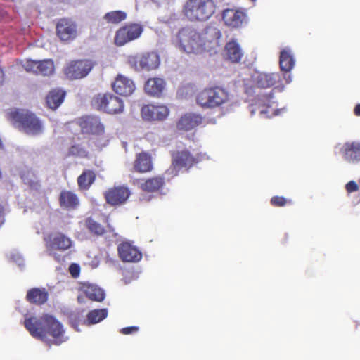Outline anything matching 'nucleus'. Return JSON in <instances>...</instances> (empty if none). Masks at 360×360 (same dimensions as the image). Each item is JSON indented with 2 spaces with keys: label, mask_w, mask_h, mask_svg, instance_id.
<instances>
[{
  "label": "nucleus",
  "mask_w": 360,
  "mask_h": 360,
  "mask_svg": "<svg viewBox=\"0 0 360 360\" xmlns=\"http://www.w3.org/2000/svg\"><path fill=\"white\" fill-rule=\"evenodd\" d=\"M4 80V71L0 69V86L2 85Z\"/></svg>",
  "instance_id": "nucleus-46"
},
{
  "label": "nucleus",
  "mask_w": 360,
  "mask_h": 360,
  "mask_svg": "<svg viewBox=\"0 0 360 360\" xmlns=\"http://www.w3.org/2000/svg\"><path fill=\"white\" fill-rule=\"evenodd\" d=\"M93 117H83L80 118L78 121L79 125L81 128L82 132L84 134H88L89 131V129L91 128V124H92V122L94 121Z\"/></svg>",
  "instance_id": "nucleus-38"
},
{
  "label": "nucleus",
  "mask_w": 360,
  "mask_h": 360,
  "mask_svg": "<svg viewBox=\"0 0 360 360\" xmlns=\"http://www.w3.org/2000/svg\"><path fill=\"white\" fill-rule=\"evenodd\" d=\"M246 19V14L239 9L227 8L222 13L224 24L233 28L241 27Z\"/></svg>",
  "instance_id": "nucleus-19"
},
{
  "label": "nucleus",
  "mask_w": 360,
  "mask_h": 360,
  "mask_svg": "<svg viewBox=\"0 0 360 360\" xmlns=\"http://www.w3.org/2000/svg\"><path fill=\"white\" fill-rule=\"evenodd\" d=\"M112 90L122 96H129L135 91V84L130 78L119 74L112 84Z\"/></svg>",
  "instance_id": "nucleus-16"
},
{
  "label": "nucleus",
  "mask_w": 360,
  "mask_h": 360,
  "mask_svg": "<svg viewBox=\"0 0 360 360\" xmlns=\"http://www.w3.org/2000/svg\"><path fill=\"white\" fill-rule=\"evenodd\" d=\"M279 65L281 71L289 72L295 65V59L288 49H283L280 53Z\"/></svg>",
  "instance_id": "nucleus-31"
},
{
  "label": "nucleus",
  "mask_w": 360,
  "mask_h": 360,
  "mask_svg": "<svg viewBox=\"0 0 360 360\" xmlns=\"http://www.w3.org/2000/svg\"><path fill=\"white\" fill-rule=\"evenodd\" d=\"M244 55L240 44L235 39L228 41L224 46V56L231 63H239Z\"/></svg>",
  "instance_id": "nucleus-23"
},
{
  "label": "nucleus",
  "mask_w": 360,
  "mask_h": 360,
  "mask_svg": "<svg viewBox=\"0 0 360 360\" xmlns=\"http://www.w3.org/2000/svg\"><path fill=\"white\" fill-rule=\"evenodd\" d=\"M130 195V190L128 187L124 186H114L104 193L106 202L112 206H117L125 203Z\"/></svg>",
  "instance_id": "nucleus-13"
},
{
  "label": "nucleus",
  "mask_w": 360,
  "mask_h": 360,
  "mask_svg": "<svg viewBox=\"0 0 360 360\" xmlns=\"http://www.w3.org/2000/svg\"><path fill=\"white\" fill-rule=\"evenodd\" d=\"M229 94L226 90L220 86L207 87L196 96V103L203 108H215L226 103Z\"/></svg>",
  "instance_id": "nucleus-5"
},
{
  "label": "nucleus",
  "mask_w": 360,
  "mask_h": 360,
  "mask_svg": "<svg viewBox=\"0 0 360 360\" xmlns=\"http://www.w3.org/2000/svg\"><path fill=\"white\" fill-rule=\"evenodd\" d=\"M48 250L64 252L72 246L70 238L61 232H54L48 234L44 238Z\"/></svg>",
  "instance_id": "nucleus-9"
},
{
  "label": "nucleus",
  "mask_w": 360,
  "mask_h": 360,
  "mask_svg": "<svg viewBox=\"0 0 360 360\" xmlns=\"http://www.w3.org/2000/svg\"><path fill=\"white\" fill-rule=\"evenodd\" d=\"M88 134H101L104 132L103 125L96 119H94Z\"/></svg>",
  "instance_id": "nucleus-40"
},
{
  "label": "nucleus",
  "mask_w": 360,
  "mask_h": 360,
  "mask_svg": "<svg viewBox=\"0 0 360 360\" xmlns=\"http://www.w3.org/2000/svg\"><path fill=\"white\" fill-rule=\"evenodd\" d=\"M92 104L97 110L108 114H117L124 110L123 101L111 93L97 94Z\"/></svg>",
  "instance_id": "nucleus-6"
},
{
  "label": "nucleus",
  "mask_w": 360,
  "mask_h": 360,
  "mask_svg": "<svg viewBox=\"0 0 360 360\" xmlns=\"http://www.w3.org/2000/svg\"><path fill=\"white\" fill-rule=\"evenodd\" d=\"M119 257L124 262H138L142 258V252L129 242H122L117 246Z\"/></svg>",
  "instance_id": "nucleus-14"
},
{
  "label": "nucleus",
  "mask_w": 360,
  "mask_h": 360,
  "mask_svg": "<svg viewBox=\"0 0 360 360\" xmlns=\"http://www.w3.org/2000/svg\"><path fill=\"white\" fill-rule=\"evenodd\" d=\"M281 82V77L278 72L266 73L260 72L254 77L255 87L266 89L275 86Z\"/></svg>",
  "instance_id": "nucleus-20"
},
{
  "label": "nucleus",
  "mask_w": 360,
  "mask_h": 360,
  "mask_svg": "<svg viewBox=\"0 0 360 360\" xmlns=\"http://www.w3.org/2000/svg\"><path fill=\"white\" fill-rule=\"evenodd\" d=\"M143 59V68L144 70H155L160 65V60L155 52H147L141 53Z\"/></svg>",
  "instance_id": "nucleus-32"
},
{
  "label": "nucleus",
  "mask_w": 360,
  "mask_h": 360,
  "mask_svg": "<svg viewBox=\"0 0 360 360\" xmlns=\"http://www.w3.org/2000/svg\"><path fill=\"white\" fill-rule=\"evenodd\" d=\"M273 98V92L271 91L268 95L262 96L259 98V108L260 114L265 115L266 117H271L278 115V110L272 108L271 103Z\"/></svg>",
  "instance_id": "nucleus-27"
},
{
  "label": "nucleus",
  "mask_w": 360,
  "mask_h": 360,
  "mask_svg": "<svg viewBox=\"0 0 360 360\" xmlns=\"http://www.w3.org/2000/svg\"><path fill=\"white\" fill-rule=\"evenodd\" d=\"M23 67L27 72L43 76L51 75L55 70L54 63L51 59L42 60L27 59L25 61Z\"/></svg>",
  "instance_id": "nucleus-12"
},
{
  "label": "nucleus",
  "mask_w": 360,
  "mask_h": 360,
  "mask_svg": "<svg viewBox=\"0 0 360 360\" xmlns=\"http://www.w3.org/2000/svg\"><path fill=\"white\" fill-rule=\"evenodd\" d=\"M56 34L63 41L75 39L77 35V26L75 21L70 18H60L56 25Z\"/></svg>",
  "instance_id": "nucleus-11"
},
{
  "label": "nucleus",
  "mask_w": 360,
  "mask_h": 360,
  "mask_svg": "<svg viewBox=\"0 0 360 360\" xmlns=\"http://www.w3.org/2000/svg\"><path fill=\"white\" fill-rule=\"evenodd\" d=\"M58 200L60 206L68 210L77 209L79 204L77 195L70 191H62Z\"/></svg>",
  "instance_id": "nucleus-25"
},
{
  "label": "nucleus",
  "mask_w": 360,
  "mask_h": 360,
  "mask_svg": "<svg viewBox=\"0 0 360 360\" xmlns=\"http://www.w3.org/2000/svg\"><path fill=\"white\" fill-rule=\"evenodd\" d=\"M92 67V63L88 60H72L64 68V73L70 79H78L86 77Z\"/></svg>",
  "instance_id": "nucleus-10"
},
{
  "label": "nucleus",
  "mask_w": 360,
  "mask_h": 360,
  "mask_svg": "<svg viewBox=\"0 0 360 360\" xmlns=\"http://www.w3.org/2000/svg\"><path fill=\"white\" fill-rule=\"evenodd\" d=\"M24 326L32 337L46 342L49 347L60 345L66 340L62 323L53 316L45 314L39 318H27Z\"/></svg>",
  "instance_id": "nucleus-2"
},
{
  "label": "nucleus",
  "mask_w": 360,
  "mask_h": 360,
  "mask_svg": "<svg viewBox=\"0 0 360 360\" xmlns=\"http://www.w3.org/2000/svg\"><path fill=\"white\" fill-rule=\"evenodd\" d=\"M96 173L91 169H84L77 177L78 188L81 191H87L96 180Z\"/></svg>",
  "instance_id": "nucleus-29"
},
{
  "label": "nucleus",
  "mask_w": 360,
  "mask_h": 360,
  "mask_svg": "<svg viewBox=\"0 0 360 360\" xmlns=\"http://www.w3.org/2000/svg\"><path fill=\"white\" fill-rule=\"evenodd\" d=\"M8 116L13 124L26 134L37 136L43 132V124L33 112L15 110L10 112Z\"/></svg>",
  "instance_id": "nucleus-4"
},
{
  "label": "nucleus",
  "mask_w": 360,
  "mask_h": 360,
  "mask_svg": "<svg viewBox=\"0 0 360 360\" xmlns=\"http://www.w3.org/2000/svg\"><path fill=\"white\" fill-rule=\"evenodd\" d=\"M216 11L214 0H186L182 13L190 22H201L208 20Z\"/></svg>",
  "instance_id": "nucleus-3"
},
{
  "label": "nucleus",
  "mask_w": 360,
  "mask_h": 360,
  "mask_svg": "<svg viewBox=\"0 0 360 360\" xmlns=\"http://www.w3.org/2000/svg\"><path fill=\"white\" fill-rule=\"evenodd\" d=\"M49 294L44 288H33L29 290L26 295V300L31 304L41 305L48 300Z\"/></svg>",
  "instance_id": "nucleus-28"
},
{
  "label": "nucleus",
  "mask_w": 360,
  "mask_h": 360,
  "mask_svg": "<svg viewBox=\"0 0 360 360\" xmlns=\"http://www.w3.org/2000/svg\"><path fill=\"white\" fill-rule=\"evenodd\" d=\"M165 86L166 83L163 79L153 77L146 81L144 89L147 94L154 97H160L162 94Z\"/></svg>",
  "instance_id": "nucleus-24"
},
{
  "label": "nucleus",
  "mask_w": 360,
  "mask_h": 360,
  "mask_svg": "<svg viewBox=\"0 0 360 360\" xmlns=\"http://www.w3.org/2000/svg\"><path fill=\"white\" fill-rule=\"evenodd\" d=\"M108 228H109L110 231H112L113 230L112 228L110 226H109V225H108Z\"/></svg>",
  "instance_id": "nucleus-49"
},
{
  "label": "nucleus",
  "mask_w": 360,
  "mask_h": 360,
  "mask_svg": "<svg viewBox=\"0 0 360 360\" xmlns=\"http://www.w3.org/2000/svg\"><path fill=\"white\" fill-rule=\"evenodd\" d=\"M128 63L136 71L144 70L143 68L142 55L136 54L128 57Z\"/></svg>",
  "instance_id": "nucleus-36"
},
{
  "label": "nucleus",
  "mask_w": 360,
  "mask_h": 360,
  "mask_svg": "<svg viewBox=\"0 0 360 360\" xmlns=\"http://www.w3.org/2000/svg\"><path fill=\"white\" fill-rule=\"evenodd\" d=\"M345 190L348 194L356 192L359 190V182L349 181L345 184Z\"/></svg>",
  "instance_id": "nucleus-41"
},
{
  "label": "nucleus",
  "mask_w": 360,
  "mask_h": 360,
  "mask_svg": "<svg viewBox=\"0 0 360 360\" xmlns=\"http://www.w3.org/2000/svg\"><path fill=\"white\" fill-rule=\"evenodd\" d=\"M69 155L75 157L84 158L89 157V152L82 146L75 144L70 147Z\"/></svg>",
  "instance_id": "nucleus-37"
},
{
  "label": "nucleus",
  "mask_w": 360,
  "mask_h": 360,
  "mask_svg": "<svg viewBox=\"0 0 360 360\" xmlns=\"http://www.w3.org/2000/svg\"><path fill=\"white\" fill-rule=\"evenodd\" d=\"M141 200L150 201V198H142Z\"/></svg>",
  "instance_id": "nucleus-48"
},
{
  "label": "nucleus",
  "mask_w": 360,
  "mask_h": 360,
  "mask_svg": "<svg viewBox=\"0 0 360 360\" xmlns=\"http://www.w3.org/2000/svg\"><path fill=\"white\" fill-rule=\"evenodd\" d=\"M220 31L214 27L207 26L200 31L191 25L181 27L174 37L173 42L180 51L188 54H198L204 52L207 43L218 40Z\"/></svg>",
  "instance_id": "nucleus-1"
},
{
  "label": "nucleus",
  "mask_w": 360,
  "mask_h": 360,
  "mask_svg": "<svg viewBox=\"0 0 360 360\" xmlns=\"http://www.w3.org/2000/svg\"><path fill=\"white\" fill-rule=\"evenodd\" d=\"M359 190H360V179H359Z\"/></svg>",
  "instance_id": "nucleus-50"
},
{
  "label": "nucleus",
  "mask_w": 360,
  "mask_h": 360,
  "mask_svg": "<svg viewBox=\"0 0 360 360\" xmlns=\"http://www.w3.org/2000/svg\"><path fill=\"white\" fill-rule=\"evenodd\" d=\"M107 316L108 310L106 309H93L87 314L86 321L89 324H95L103 321Z\"/></svg>",
  "instance_id": "nucleus-34"
},
{
  "label": "nucleus",
  "mask_w": 360,
  "mask_h": 360,
  "mask_svg": "<svg viewBox=\"0 0 360 360\" xmlns=\"http://www.w3.org/2000/svg\"><path fill=\"white\" fill-rule=\"evenodd\" d=\"M340 153L345 160L349 162L356 163L360 162V142H345L340 147Z\"/></svg>",
  "instance_id": "nucleus-21"
},
{
  "label": "nucleus",
  "mask_w": 360,
  "mask_h": 360,
  "mask_svg": "<svg viewBox=\"0 0 360 360\" xmlns=\"http://www.w3.org/2000/svg\"><path fill=\"white\" fill-rule=\"evenodd\" d=\"M286 79V83H290L291 82V77H290V75H289L288 76V78L285 79Z\"/></svg>",
  "instance_id": "nucleus-47"
},
{
  "label": "nucleus",
  "mask_w": 360,
  "mask_h": 360,
  "mask_svg": "<svg viewBox=\"0 0 360 360\" xmlns=\"http://www.w3.org/2000/svg\"><path fill=\"white\" fill-rule=\"evenodd\" d=\"M165 186V177L158 175L141 179L139 187L144 193L153 194L161 193Z\"/></svg>",
  "instance_id": "nucleus-18"
},
{
  "label": "nucleus",
  "mask_w": 360,
  "mask_h": 360,
  "mask_svg": "<svg viewBox=\"0 0 360 360\" xmlns=\"http://www.w3.org/2000/svg\"><path fill=\"white\" fill-rule=\"evenodd\" d=\"M203 118L197 114H186L178 122L177 127L179 129L188 131L202 123Z\"/></svg>",
  "instance_id": "nucleus-26"
},
{
  "label": "nucleus",
  "mask_w": 360,
  "mask_h": 360,
  "mask_svg": "<svg viewBox=\"0 0 360 360\" xmlns=\"http://www.w3.org/2000/svg\"><path fill=\"white\" fill-rule=\"evenodd\" d=\"M139 330L137 326H129L123 328L120 330V333L123 335H130L138 332Z\"/></svg>",
  "instance_id": "nucleus-43"
},
{
  "label": "nucleus",
  "mask_w": 360,
  "mask_h": 360,
  "mask_svg": "<svg viewBox=\"0 0 360 360\" xmlns=\"http://www.w3.org/2000/svg\"><path fill=\"white\" fill-rule=\"evenodd\" d=\"M172 165L176 169L185 168L188 170L202 160L200 153L193 155L187 149L173 151L171 154Z\"/></svg>",
  "instance_id": "nucleus-8"
},
{
  "label": "nucleus",
  "mask_w": 360,
  "mask_h": 360,
  "mask_svg": "<svg viewBox=\"0 0 360 360\" xmlns=\"http://www.w3.org/2000/svg\"><path fill=\"white\" fill-rule=\"evenodd\" d=\"M79 295L77 297V300L80 303L84 302V297L96 302H102L105 298L104 290L94 284L81 283L79 287Z\"/></svg>",
  "instance_id": "nucleus-15"
},
{
  "label": "nucleus",
  "mask_w": 360,
  "mask_h": 360,
  "mask_svg": "<svg viewBox=\"0 0 360 360\" xmlns=\"http://www.w3.org/2000/svg\"><path fill=\"white\" fill-rule=\"evenodd\" d=\"M6 209L4 205L0 203V228L5 223Z\"/></svg>",
  "instance_id": "nucleus-44"
},
{
  "label": "nucleus",
  "mask_w": 360,
  "mask_h": 360,
  "mask_svg": "<svg viewBox=\"0 0 360 360\" xmlns=\"http://www.w3.org/2000/svg\"><path fill=\"white\" fill-rule=\"evenodd\" d=\"M69 272L73 278H77L80 273V266L77 264L73 263L69 267Z\"/></svg>",
  "instance_id": "nucleus-42"
},
{
  "label": "nucleus",
  "mask_w": 360,
  "mask_h": 360,
  "mask_svg": "<svg viewBox=\"0 0 360 360\" xmlns=\"http://www.w3.org/2000/svg\"><path fill=\"white\" fill-rule=\"evenodd\" d=\"M127 16L126 12L117 10L106 13L103 19L109 24H118L126 20Z\"/></svg>",
  "instance_id": "nucleus-33"
},
{
  "label": "nucleus",
  "mask_w": 360,
  "mask_h": 360,
  "mask_svg": "<svg viewBox=\"0 0 360 360\" xmlns=\"http://www.w3.org/2000/svg\"><path fill=\"white\" fill-rule=\"evenodd\" d=\"M169 110L165 105H146L141 108V116L143 120L162 121L167 118Z\"/></svg>",
  "instance_id": "nucleus-17"
},
{
  "label": "nucleus",
  "mask_w": 360,
  "mask_h": 360,
  "mask_svg": "<svg viewBox=\"0 0 360 360\" xmlns=\"http://www.w3.org/2000/svg\"><path fill=\"white\" fill-rule=\"evenodd\" d=\"M354 113L356 116H360V103L355 106L354 109Z\"/></svg>",
  "instance_id": "nucleus-45"
},
{
  "label": "nucleus",
  "mask_w": 360,
  "mask_h": 360,
  "mask_svg": "<svg viewBox=\"0 0 360 360\" xmlns=\"http://www.w3.org/2000/svg\"><path fill=\"white\" fill-rule=\"evenodd\" d=\"M134 171L138 173L150 172L153 169L151 155L146 152H141L136 154L133 165Z\"/></svg>",
  "instance_id": "nucleus-22"
},
{
  "label": "nucleus",
  "mask_w": 360,
  "mask_h": 360,
  "mask_svg": "<svg viewBox=\"0 0 360 360\" xmlns=\"http://www.w3.org/2000/svg\"><path fill=\"white\" fill-rule=\"evenodd\" d=\"M85 225L92 234L102 236L105 233V228L91 217H88L85 220Z\"/></svg>",
  "instance_id": "nucleus-35"
},
{
  "label": "nucleus",
  "mask_w": 360,
  "mask_h": 360,
  "mask_svg": "<svg viewBox=\"0 0 360 360\" xmlns=\"http://www.w3.org/2000/svg\"><path fill=\"white\" fill-rule=\"evenodd\" d=\"M271 204L274 207H283L288 204H292V201L290 199H286L283 196H273L271 198Z\"/></svg>",
  "instance_id": "nucleus-39"
},
{
  "label": "nucleus",
  "mask_w": 360,
  "mask_h": 360,
  "mask_svg": "<svg viewBox=\"0 0 360 360\" xmlns=\"http://www.w3.org/2000/svg\"><path fill=\"white\" fill-rule=\"evenodd\" d=\"M143 31V26L139 23H127L116 31L114 44L117 46H122L139 38Z\"/></svg>",
  "instance_id": "nucleus-7"
},
{
  "label": "nucleus",
  "mask_w": 360,
  "mask_h": 360,
  "mask_svg": "<svg viewBox=\"0 0 360 360\" xmlns=\"http://www.w3.org/2000/svg\"><path fill=\"white\" fill-rule=\"evenodd\" d=\"M65 94V91L61 89L51 90L46 96L48 107L53 110L58 108L63 102Z\"/></svg>",
  "instance_id": "nucleus-30"
}]
</instances>
